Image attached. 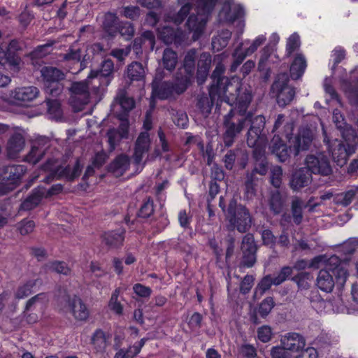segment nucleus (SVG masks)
Here are the masks:
<instances>
[{
  "mask_svg": "<svg viewBox=\"0 0 358 358\" xmlns=\"http://www.w3.org/2000/svg\"><path fill=\"white\" fill-rule=\"evenodd\" d=\"M355 152L353 146L348 143H338L331 150L332 157L334 162L340 166L347 163L349 157Z\"/></svg>",
  "mask_w": 358,
  "mask_h": 358,
  "instance_id": "22",
  "label": "nucleus"
},
{
  "mask_svg": "<svg viewBox=\"0 0 358 358\" xmlns=\"http://www.w3.org/2000/svg\"><path fill=\"white\" fill-rule=\"evenodd\" d=\"M225 67L222 62H218L213 71L210 78L212 83L209 87L208 95L202 94L199 95L196 106L205 117H207L210 113L213 104L216 102H222V97L224 96L227 91L228 78L223 76Z\"/></svg>",
  "mask_w": 358,
  "mask_h": 358,
  "instance_id": "1",
  "label": "nucleus"
},
{
  "mask_svg": "<svg viewBox=\"0 0 358 358\" xmlns=\"http://www.w3.org/2000/svg\"><path fill=\"white\" fill-rule=\"evenodd\" d=\"M161 75H156L151 83L152 97L160 100L176 99L188 88L176 76L174 81H164Z\"/></svg>",
  "mask_w": 358,
  "mask_h": 358,
  "instance_id": "3",
  "label": "nucleus"
},
{
  "mask_svg": "<svg viewBox=\"0 0 358 358\" xmlns=\"http://www.w3.org/2000/svg\"><path fill=\"white\" fill-rule=\"evenodd\" d=\"M306 60L303 55L297 54L290 66V76L293 80L299 79L306 68Z\"/></svg>",
  "mask_w": 358,
  "mask_h": 358,
  "instance_id": "34",
  "label": "nucleus"
},
{
  "mask_svg": "<svg viewBox=\"0 0 358 358\" xmlns=\"http://www.w3.org/2000/svg\"><path fill=\"white\" fill-rule=\"evenodd\" d=\"M225 219L229 231L237 230L240 233L248 231L252 224L249 209L242 204H238L234 198L231 199L228 203Z\"/></svg>",
  "mask_w": 358,
  "mask_h": 358,
  "instance_id": "2",
  "label": "nucleus"
},
{
  "mask_svg": "<svg viewBox=\"0 0 358 358\" xmlns=\"http://www.w3.org/2000/svg\"><path fill=\"white\" fill-rule=\"evenodd\" d=\"M122 15L131 20H137L141 15V9L138 6H128L123 7Z\"/></svg>",
  "mask_w": 358,
  "mask_h": 358,
  "instance_id": "58",
  "label": "nucleus"
},
{
  "mask_svg": "<svg viewBox=\"0 0 358 358\" xmlns=\"http://www.w3.org/2000/svg\"><path fill=\"white\" fill-rule=\"evenodd\" d=\"M212 63L211 55L208 52H203L200 55L196 71V82L199 85H203L209 74V70Z\"/></svg>",
  "mask_w": 358,
  "mask_h": 358,
  "instance_id": "21",
  "label": "nucleus"
},
{
  "mask_svg": "<svg viewBox=\"0 0 358 358\" xmlns=\"http://www.w3.org/2000/svg\"><path fill=\"white\" fill-rule=\"evenodd\" d=\"M125 134H120L119 131L115 129H109L107 131L108 143L109 145L108 152H112L115 150L116 145L121 139L125 138Z\"/></svg>",
  "mask_w": 358,
  "mask_h": 358,
  "instance_id": "43",
  "label": "nucleus"
},
{
  "mask_svg": "<svg viewBox=\"0 0 358 358\" xmlns=\"http://www.w3.org/2000/svg\"><path fill=\"white\" fill-rule=\"evenodd\" d=\"M259 178L257 176L248 172L246 173L244 196L248 200L252 199L256 195L257 186Z\"/></svg>",
  "mask_w": 358,
  "mask_h": 358,
  "instance_id": "36",
  "label": "nucleus"
},
{
  "mask_svg": "<svg viewBox=\"0 0 358 358\" xmlns=\"http://www.w3.org/2000/svg\"><path fill=\"white\" fill-rule=\"evenodd\" d=\"M200 149L202 152L203 158L206 160V164L209 166L213 165V162L215 156L213 145L208 143L204 147L203 144L200 143Z\"/></svg>",
  "mask_w": 358,
  "mask_h": 358,
  "instance_id": "55",
  "label": "nucleus"
},
{
  "mask_svg": "<svg viewBox=\"0 0 358 358\" xmlns=\"http://www.w3.org/2000/svg\"><path fill=\"white\" fill-rule=\"evenodd\" d=\"M282 169L280 166H276L271 170V183L278 189L282 183Z\"/></svg>",
  "mask_w": 358,
  "mask_h": 358,
  "instance_id": "59",
  "label": "nucleus"
},
{
  "mask_svg": "<svg viewBox=\"0 0 358 358\" xmlns=\"http://www.w3.org/2000/svg\"><path fill=\"white\" fill-rule=\"evenodd\" d=\"M236 92L237 94L231 95L229 96L225 92L224 96L222 97V101H224L230 106L235 107L231 108L230 110H234V114L237 115L247 117L250 114V117L252 115V111H248V108L252 99L251 92L247 89L236 88Z\"/></svg>",
  "mask_w": 358,
  "mask_h": 358,
  "instance_id": "8",
  "label": "nucleus"
},
{
  "mask_svg": "<svg viewBox=\"0 0 358 358\" xmlns=\"http://www.w3.org/2000/svg\"><path fill=\"white\" fill-rule=\"evenodd\" d=\"M151 145L150 134L147 131L141 132L135 142L133 159L136 164L141 163L143 156L146 154Z\"/></svg>",
  "mask_w": 358,
  "mask_h": 358,
  "instance_id": "15",
  "label": "nucleus"
},
{
  "mask_svg": "<svg viewBox=\"0 0 358 358\" xmlns=\"http://www.w3.org/2000/svg\"><path fill=\"white\" fill-rule=\"evenodd\" d=\"M321 261V257H315L313 259L310 263H308V262L306 259H299L297 260L293 267V269L297 270V271H303L306 269V268H311L314 267L316 264L319 263Z\"/></svg>",
  "mask_w": 358,
  "mask_h": 358,
  "instance_id": "57",
  "label": "nucleus"
},
{
  "mask_svg": "<svg viewBox=\"0 0 358 358\" xmlns=\"http://www.w3.org/2000/svg\"><path fill=\"white\" fill-rule=\"evenodd\" d=\"M358 246V237L350 238L343 243L342 248L344 252L352 254Z\"/></svg>",
  "mask_w": 358,
  "mask_h": 358,
  "instance_id": "63",
  "label": "nucleus"
},
{
  "mask_svg": "<svg viewBox=\"0 0 358 358\" xmlns=\"http://www.w3.org/2000/svg\"><path fill=\"white\" fill-rule=\"evenodd\" d=\"M250 118V114L247 116H240L234 114V110H230L224 116L223 127V142L226 147L231 146L237 136L243 131L246 126L247 120Z\"/></svg>",
  "mask_w": 358,
  "mask_h": 358,
  "instance_id": "6",
  "label": "nucleus"
},
{
  "mask_svg": "<svg viewBox=\"0 0 358 358\" xmlns=\"http://www.w3.org/2000/svg\"><path fill=\"white\" fill-rule=\"evenodd\" d=\"M120 23L119 18L116 14L109 12L104 15L102 27L106 33L114 37L118 33Z\"/></svg>",
  "mask_w": 358,
  "mask_h": 358,
  "instance_id": "32",
  "label": "nucleus"
},
{
  "mask_svg": "<svg viewBox=\"0 0 358 358\" xmlns=\"http://www.w3.org/2000/svg\"><path fill=\"white\" fill-rule=\"evenodd\" d=\"M313 141V134L310 129H303L295 137L294 144V155H298L300 151L307 150Z\"/></svg>",
  "mask_w": 358,
  "mask_h": 358,
  "instance_id": "28",
  "label": "nucleus"
},
{
  "mask_svg": "<svg viewBox=\"0 0 358 358\" xmlns=\"http://www.w3.org/2000/svg\"><path fill=\"white\" fill-rule=\"evenodd\" d=\"M38 94L39 90L36 87H23L15 90L13 98L18 101L28 102L36 99Z\"/></svg>",
  "mask_w": 358,
  "mask_h": 358,
  "instance_id": "31",
  "label": "nucleus"
},
{
  "mask_svg": "<svg viewBox=\"0 0 358 358\" xmlns=\"http://www.w3.org/2000/svg\"><path fill=\"white\" fill-rule=\"evenodd\" d=\"M289 82V76L287 73H279L271 87V93L281 108L290 105L296 96V89Z\"/></svg>",
  "mask_w": 358,
  "mask_h": 358,
  "instance_id": "5",
  "label": "nucleus"
},
{
  "mask_svg": "<svg viewBox=\"0 0 358 358\" xmlns=\"http://www.w3.org/2000/svg\"><path fill=\"white\" fill-rule=\"evenodd\" d=\"M127 76L131 81H143L145 73L143 64L140 62H132L127 67Z\"/></svg>",
  "mask_w": 358,
  "mask_h": 358,
  "instance_id": "38",
  "label": "nucleus"
},
{
  "mask_svg": "<svg viewBox=\"0 0 358 358\" xmlns=\"http://www.w3.org/2000/svg\"><path fill=\"white\" fill-rule=\"evenodd\" d=\"M303 205L301 199L296 198L292 200L291 210L294 220V222L299 225L303 220Z\"/></svg>",
  "mask_w": 358,
  "mask_h": 358,
  "instance_id": "42",
  "label": "nucleus"
},
{
  "mask_svg": "<svg viewBox=\"0 0 358 358\" xmlns=\"http://www.w3.org/2000/svg\"><path fill=\"white\" fill-rule=\"evenodd\" d=\"M44 90L52 97L58 96L63 90V85L60 81L65 78L64 73L53 66H43L41 70Z\"/></svg>",
  "mask_w": 358,
  "mask_h": 358,
  "instance_id": "7",
  "label": "nucleus"
},
{
  "mask_svg": "<svg viewBox=\"0 0 358 358\" xmlns=\"http://www.w3.org/2000/svg\"><path fill=\"white\" fill-rule=\"evenodd\" d=\"M268 204L270 211L274 215L280 214L285 206V199L278 189L271 190L269 192Z\"/></svg>",
  "mask_w": 358,
  "mask_h": 358,
  "instance_id": "27",
  "label": "nucleus"
},
{
  "mask_svg": "<svg viewBox=\"0 0 358 358\" xmlns=\"http://www.w3.org/2000/svg\"><path fill=\"white\" fill-rule=\"evenodd\" d=\"M300 46L299 36L296 34H292L287 39L286 45V56L289 57Z\"/></svg>",
  "mask_w": 358,
  "mask_h": 358,
  "instance_id": "53",
  "label": "nucleus"
},
{
  "mask_svg": "<svg viewBox=\"0 0 358 358\" xmlns=\"http://www.w3.org/2000/svg\"><path fill=\"white\" fill-rule=\"evenodd\" d=\"M337 267L334 269H321L317 274L316 279V285L322 291L329 293L334 287V275L336 273Z\"/></svg>",
  "mask_w": 358,
  "mask_h": 358,
  "instance_id": "19",
  "label": "nucleus"
},
{
  "mask_svg": "<svg viewBox=\"0 0 358 358\" xmlns=\"http://www.w3.org/2000/svg\"><path fill=\"white\" fill-rule=\"evenodd\" d=\"M313 277L310 272L302 271L291 278L290 280L297 285L300 290L308 289Z\"/></svg>",
  "mask_w": 358,
  "mask_h": 358,
  "instance_id": "40",
  "label": "nucleus"
},
{
  "mask_svg": "<svg viewBox=\"0 0 358 358\" xmlns=\"http://www.w3.org/2000/svg\"><path fill=\"white\" fill-rule=\"evenodd\" d=\"M312 181V173L306 167L301 168L293 173L289 186L294 191H299L308 186Z\"/></svg>",
  "mask_w": 358,
  "mask_h": 358,
  "instance_id": "17",
  "label": "nucleus"
},
{
  "mask_svg": "<svg viewBox=\"0 0 358 358\" xmlns=\"http://www.w3.org/2000/svg\"><path fill=\"white\" fill-rule=\"evenodd\" d=\"M38 281V279H31L20 285L15 293V298L22 299L29 296L33 292V288L36 285Z\"/></svg>",
  "mask_w": 358,
  "mask_h": 358,
  "instance_id": "41",
  "label": "nucleus"
},
{
  "mask_svg": "<svg viewBox=\"0 0 358 358\" xmlns=\"http://www.w3.org/2000/svg\"><path fill=\"white\" fill-rule=\"evenodd\" d=\"M196 50L190 49L185 56L182 69H180L176 73V76L184 83L188 87L194 78L195 71V59Z\"/></svg>",
  "mask_w": 358,
  "mask_h": 358,
  "instance_id": "13",
  "label": "nucleus"
},
{
  "mask_svg": "<svg viewBox=\"0 0 358 358\" xmlns=\"http://www.w3.org/2000/svg\"><path fill=\"white\" fill-rule=\"evenodd\" d=\"M171 115L173 122L178 127L184 129L187 126L188 117L185 112L172 110Z\"/></svg>",
  "mask_w": 358,
  "mask_h": 358,
  "instance_id": "50",
  "label": "nucleus"
},
{
  "mask_svg": "<svg viewBox=\"0 0 358 358\" xmlns=\"http://www.w3.org/2000/svg\"><path fill=\"white\" fill-rule=\"evenodd\" d=\"M90 80L74 82L69 88V103L76 111L81 110L90 101Z\"/></svg>",
  "mask_w": 358,
  "mask_h": 358,
  "instance_id": "9",
  "label": "nucleus"
},
{
  "mask_svg": "<svg viewBox=\"0 0 358 358\" xmlns=\"http://www.w3.org/2000/svg\"><path fill=\"white\" fill-rule=\"evenodd\" d=\"M231 36V32L227 29L222 30L217 36L212 38V48L215 52H219L225 48Z\"/></svg>",
  "mask_w": 358,
  "mask_h": 358,
  "instance_id": "39",
  "label": "nucleus"
},
{
  "mask_svg": "<svg viewBox=\"0 0 358 358\" xmlns=\"http://www.w3.org/2000/svg\"><path fill=\"white\" fill-rule=\"evenodd\" d=\"M47 267L52 271L57 273L68 275L70 274L71 270L67 264L64 262L54 261L48 263Z\"/></svg>",
  "mask_w": 358,
  "mask_h": 358,
  "instance_id": "51",
  "label": "nucleus"
},
{
  "mask_svg": "<svg viewBox=\"0 0 358 358\" xmlns=\"http://www.w3.org/2000/svg\"><path fill=\"white\" fill-rule=\"evenodd\" d=\"M50 146V139L45 136L36 138L32 143L29 152L25 156L24 161L36 164L41 160Z\"/></svg>",
  "mask_w": 358,
  "mask_h": 358,
  "instance_id": "14",
  "label": "nucleus"
},
{
  "mask_svg": "<svg viewBox=\"0 0 358 358\" xmlns=\"http://www.w3.org/2000/svg\"><path fill=\"white\" fill-rule=\"evenodd\" d=\"M275 306V302L271 296L266 297L259 304L258 313L262 317H266Z\"/></svg>",
  "mask_w": 358,
  "mask_h": 358,
  "instance_id": "49",
  "label": "nucleus"
},
{
  "mask_svg": "<svg viewBox=\"0 0 358 358\" xmlns=\"http://www.w3.org/2000/svg\"><path fill=\"white\" fill-rule=\"evenodd\" d=\"M281 345L287 350L292 352H299L306 345L304 338L297 333H288L282 336L280 339Z\"/></svg>",
  "mask_w": 358,
  "mask_h": 358,
  "instance_id": "20",
  "label": "nucleus"
},
{
  "mask_svg": "<svg viewBox=\"0 0 358 358\" xmlns=\"http://www.w3.org/2000/svg\"><path fill=\"white\" fill-rule=\"evenodd\" d=\"M305 162L306 167L311 173L328 176L333 172L328 157L323 153L308 155Z\"/></svg>",
  "mask_w": 358,
  "mask_h": 358,
  "instance_id": "11",
  "label": "nucleus"
},
{
  "mask_svg": "<svg viewBox=\"0 0 358 358\" xmlns=\"http://www.w3.org/2000/svg\"><path fill=\"white\" fill-rule=\"evenodd\" d=\"M257 245L254 236L252 234H245L241 241V258L239 262L240 268H252L257 262Z\"/></svg>",
  "mask_w": 358,
  "mask_h": 358,
  "instance_id": "10",
  "label": "nucleus"
},
{
  "mask_svg": "<svg viewBox=\"0 0 358 358\" xmlns=\"http://www.w3.org/2000/svg\"><path fill=\"white\" fill-rule=\"evenodd\" d=\"M225 173L222 168L215 163L211 166L210 178L212 181H222L224 179Z\"/></svg>",
  "mask_w": 358,
  "mask_h": 358,
  "instance_id": "62",
  "label": "nucleus"
},
{
  "mask_svg": "<svg viewBox=\"0 0 358 358\" xmlns=\"http://www.w3.org/2000/svg\"><path fill=\"white\" fill-rule=\"evenodd\" d=\"M191 8L192 6L189 3H185L177 13L169 15L168 17L174 24L177 25L180 24L189 14Z\"/></svg>",
  "mask_w": 358,
  "mask_h": 358,
  "instance_id": "44",
  "label": "nucleus"
},
{
  "mask_svg": "<svg viewBox=\"0 0 358 358\" xmlns=\"http://www.w3.org/2000/svg\"><path fill=\"white\" fill-rule=\"evenodd\" d=\"M265 117L262 115H253L247 120L246 126L250 124V127L247 133V144L249 147L257 145L259 141H263L264 136L262 134L265 127Z\"/></svg>",
  "mask_w": 358,
  "mask_h": 358,
  "instance_id": "12",
  "label": "nucleus"
},
{
  "mask_svg": "<svg viewBox=\"0 0 358 358\" xmlns=\"http://www.w3.org/2000/svg\"><path fill=\"white\" fill-rule=\"evenodd\" d=\"M69 306L76 320L84 321L88 318V309L80 297L75 295L69 298Z\"/></svg>",
  "mask_w": 358,
  "mask_h": 358,
  "instance_id": "24",
  "label": "nucleus"
},
{
  "mask_svg": "<svg viewBox=\"0 0 358 358\" xmlns=\"http://www.w3.org/2000/svg\"><path fill=\"white\" fill-rule=\"evenodd\" d=\"M134 27L133 24L129 22H120L118 29V33L124 36L127 40L131 39L134 34Z\"/></svg>",
  "mask_w": 358,
  "mask_h": 358,
  "instance_id": "56",
  "label": "nucleus"
},
{
  "mask_svg": "<svg viewBox=\"0 0 358 358\" xmlns=\"http://www.w3.org/2000/svg\"><path fill=\"white\" fill-rule=\"evenodd\" d=\"M178 61V54L176 51L169 48L164 49L161 62V64L164 69L169 71H173L176 69Z\"/></svg>",
  "mask_w": 358,
  "mask_h": 358,
  "instance_id": "35",
  "label": "nucleus"
},
{
  "mask_svg": "<svg viewBox=\"0 0 358 358\" xmlns=\"http://www.w3.org/2000/svg\"><path fill=\"white\" fill-rule=\"evenodd\" d=\"M44 195V191L39 188L34 189L30 194L22 202L20 210H30L35 208L41 203Z\"/></svg>",
  "mask_w": 358,
  "mask_h": 358,
  "instance_id": "30",
  "label": "nucleus"
},
{
  "mask_svg": "<svg viewBox=\"0 0 358 358\" xmlns=\"http://www.w3.org/2000/svg\"><path fill=\"white\" fill-rule=\"evenodd\" d=\"M268 170V164L267 159L255 162L254 168L250 172L254 175L259 174L263 176H265Z\"/></svg>",
  "mask_w": 358,
  "mask_h": 358,
  "instance_id": "61",
  "label": "nucleus"
},
{
  "mask_svg": "<svg viewBox=\"0 0 358 358\" xmlns=\"http://www.w3.org/2000/svg\"><path fill=\"white\" fill-rule=\"evenodd\" d=\"M81 50L80 49H74L70 48L68 52L62 55V59L64 61H71L73 62L78 63L81 59Z\"/></svg>",
  "mask_w": 358,
  "mask_h": 358,
  "instance_id": "60",
  "label": "nucleus"
},
{
  "mask_svg": "<svg viewBox=\"0 0 358 358\" xmlns=\"http://www.w3.org/2000/svg\"><path fill=\"white\" fill-rule=\"evenodd\" d=\"M115 100L123 110V114L120 115V119L123 120L135 106V101L132 97L127 95L124 90H119Z\"/></svg>",
  "mask_w": 358,
  "mask_h": 358,
  "instance_id": "33",
  "label": "nucleus"
},
{
  "mask_svg": "<svg viewBox=\"0 0 358 358\" xmlns=\"http://www.w3.org/2000/svg\"><path fill=\"white\" fill-rule=\"evenodd\" d=\"M292 273V267L287 266L282 267L278 275L273 278L274 285H280L287 280L290 279Z\"/></svg>",
  "mask_w": 358,
  "mask_h": 358,
  "instance_id": "52",
  "label": "nucleus"
},
{
  "mask_svg": "<svg viewBox=\"0 0 358 358\" xmlns=\"http://www.w3.org/2000/svg\"><path fill=\"white\" fill-rule=\"evenodd\" d=\"M125 230L120 228L105 232L101 238L102 242L109 248H118L123 245Z\"/></svg>",
  "mask_w": 358,
  "mask_h": 358,
  "instance_id": "23",
  "label": "nucleus"
},
{
  "mask_svg": "<svg viewBox=\"0 0 358 358\" xmlns=\"http://www.w3.org/2000/svg\"><path fill=\"white\" fill-rule=\"evenodd\" d=\"M137 356L136 352L131 345L128 348H120L115 353L114 358H135Z\"/></svg>",
  "mask_w": 358,
  "mask_h": 358,
  "instance_id": "64",
  "label": "nucleus"
},
{
  "mask_svg": "<svg viewBox=\"0 0 358 358\" xmlns=\"http://www.w3.org/2000/svg\"><path fill=\"white\" fill-rule=\"evenodd\" d=\"M217 0H197L199 16L190 15L186 26L193 33L192 39L197 41L202 35L209 15L213 10Z\"/></svg>",
  "mask_w": 358,
  "mask_h": 358,
  "instance_id": "4",
  "label": "nucleus"
},
{
  "mask_svg": "<svg viewBox=\"0 0 358 358\" xmlns=\"http://www.w3.org/2000/svg\"><path fill=\"white\" fill-rule=\"evenodd\" d=\"M308 298L312 307L316 311H320L324 308L325 301L322 298L317 290L311 291Z\"/></svg>",
  "mask_w": 358,
  "mask_h": 358,
  "instance_id": "47",
  "label": "nucleus"
},
{
  "mask_svg": "<svg viewBox=\"0 0 358 358\" xmlns=\"http://www.w3.org/2000/svg\"><path fill=\"white\" fill-rule=\"evenodd\" d=\"M158 36L166 44L180 45L184 40V34L180 29H175L169 26L158 28Z\"/></svg>",
  "mask_w": 358,
  "mask_h": 358,
  "instance_id": "16",
  "label": "nucleus"
},
{
  "mask_svg": "<svg viewBox=\"0 0 358 358\" xmlns=\"http://www.w3.org/2000/svg\"><path fill=\"white\" fill-rule=\"evenodd\" d=\"M154 202L150 197H147L143 200V202L138 212V217L142 218H148L154 213Z\"/></svg>",
  "mask_w": 358,
  "mask_h": 358,
  "instance_id": "45",
  "label": "nucleus"
},
{
  "mask_svg": "<svg viewBox=\"0 0 358 358\" xmlns=\"http://www.w3.org/2000/svg\"><path fill=\"white\" fill-rule=\"evenodd\" d=\"M26 171L27 168L24 165L13 164L6 166L3 168L1 178L3 180L15 185V187Z\"/></svg>",
  "mask_w": 358,
  "mask_h": 358,
  "instance_id": "18",
  "label": "nucleus"
},
{
  "mask_svg": "<svg viewBox=\"0 0 358 358\" xmlns=\"http://www.w3.org/2000/svg\"><path fill=\"white\" fill-rule=\"evenodd\" d=\"M109 336L102 329H97L91 338V344L96 353L105 352L108 345Z\"/></svg>",
  "mask_w": 358,
  "mask_h": 358,
  "instance_id": "29",
  "label": "nucleus"
},
{
  "mask_svg": "<svg viewBox=\"0 0 358 358\" xmlns=\"http://www.w3.org/2000/svg\"><path fill=\"white\" fill-rule=\"evenodd\" d=\"M130 159L125 154L117 155L108 165L109 172L113 173L115 176H122L129 168Z\"/></svg>",
  "mask_w": 358,
  "mask_h": 358,
  "instance_id": "25",
  "label": "nucleus"
},
{
  "mask_svg": "<svg viewBox=\"0 0 358 358\" xmlns=\"http://www.w3.org/2000/svg\"><path fill=\"white\" fill-rule=\"evenodd\" d=\"M357 193V190L351 189L344 193L340 194L335 198V203L343 206H349L353 201Z\"/></svg>",
  "mask_w": 358,
  "mask_h": 358,
  "instance_id": "46",
  "label": "nucleus"
},
{
  "mask_svg": "<svg viewBox=\"0 0 358 358\" xmlns=\"http://www.w3.org/2000/svg\"><path fill=\"white\" fill-rule=\"evenodd\" d=\"M228 8L229 10L225 14V19L230 22H234L244 15V9L240 5H235Z\"/></svg>",
  "mask_w": 358,
  "mask_h": 358,
  "instance_id": "48",
  "label": "nucleus"
},
{
  "mask_svg": "<svg viewBox=\"0 0 358 358\" xmlns=\"http://www.w3.org/2000/svg\"><path fill=\"white\" fill-rule=\"evenodd\" d=\"M25 140L24 136L19 133L13 134L8 141L7 154L9 158L15 159L24 149Z\"/></svg>",
  "mask_w": 358,
  "mask_h": 358,
  "instance_id": "26",
  "label": "nucleus"
},
{
  "mask_svg": "<svg viewBox=\"0 0 358 358\" xmlns=\"http://www.w3.org/2000/svg\"><path fill=\"white\" fill-rule=\"evenodd\" d=\"M273 282L274 279L271 275H266L258 283L255 289V294H257L259 293L260 295H262L266 291L271 288L272 285H274Z\"/></svg>",
  "mask_w": 358,
  "mask_h": 358,
  "instance_id": "54",
  "label": "nucleus"
},
{
  "mask_svg": "<svg viewBox=\"0 0 358 358\" xmlns=\"http://www.w3.org/2000/svg\"><path fill=\"white\" fill-rule=\"evenodd\" d=\"M114 64L111 59H105L99 70H92L88 75V79L97 78L101 77H109L113 72Z\"/></svg>",
  "mask_w": 358,
  "mask_h": 358,
  "instance_id": "37",
  "label": "nucleus"
}]
</instances>
